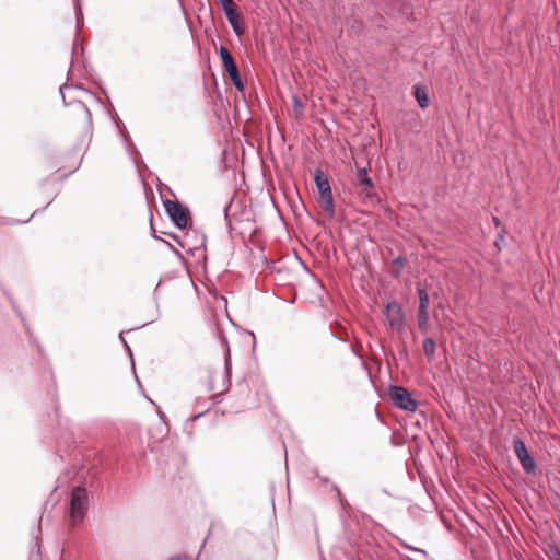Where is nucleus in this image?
<instances>
[{
  "label": "nucleus",
  "instance_id": "5701e85b",
  "mask_svg": "<svg viewBox=\"0 0 560 560\" xmlns=\"http://www.w3.org/2000/svg\"><path fill=\"white\" fill-rule=\"evenodd\" d=\"M75 2H77V18L79 19V14H81V8L79 5L78 0H75Z\"/></svg>",
  "mask_w": 560,
  "mask_h": 560
},
{
  "label": "nucleus",
  "instance_id": "f3484780",
  "mask_svg": "<svg viewBox=\"0 0 560 560\" xmlns=\"http://www.w3.org/2000/svg\"><path fill=\"white\" fill-rule=\"evenodd\" d=\"M219 2L224 12L235 8V3L233 0H219Z\"/></svg>",
  "mask_w": 560,
  "mask_h": 560
},
{
  "label": "nucleus",
  "instance_id": "ddd939ff",
  "mask_svg": "<svg viewBox=\"0 0 560 560\" xmlns=\"http://www.w3.org/2000/svg\"><path fill=\"white\" fill-rule=\"evenodd\" d=\"M419 308H429V294L424 288H418Z\"/></svg>",
  "mask_w": 560,
  "mask_h": 560
},
{
  "label": "nucleus",
  "instance_id": "423d86ee",
  "mask_svg": "<svg viewBox=\"0 0 560 560\" xmlns=\"http://www.w3.org/2000/svg\"><path fill=\"white\" fill-rule=\"evenodd\" d=\"M318 202L322 209L328 213L329 217H334L335 214V205L331 189L326 192H322L318 195Z\"/></svg>",
  "mask_w": 560,
  "mask_h": 560
},
{
  "label": "nucleus",
  "instance_id": "9b49d317",
  "mask_svg": "<svg viewBox=\"0 0 560 560\" xmlns=\"http://www.w3.org/2000/svg\"><path fill=\"white\" fill-rule=\"evenodd\" d=\"M418 327L421 331H427L429 327V308H419Z\"/></svg>",
  "mask_w": 560,
  "mask_h": 560
},
{
  "label": "nucleus",
  "instance_id": "aec40b11",
  "mask_svg": "<svg viewBox=\"0 0 560 560\" xmlns=\"http://www.w3.org/2000/svg\"><path fill=\"white\" fill-rule=\"evenodd\" d=\"M293 102H294V108H295V110L301 112V110H302V104H301V102H300L296 97H294Z\"/></svg>",
  "mask_w": 560,
  "mask_h": 560
},
{
  "label": "nucleus",
  "instance_id": "2eb2a0df",
  "mask_svg": "<svg viewBox=\"0 0 560 560\" xmlns=\"http://www.w3.org/2000/svg\"><path fill=\"white\" fill-rule=\"evenodd\" d=\"M234 86L238 90V91H243L244 90V84L243 82L241 81L240 79V75H238V70H235L234 73H229Z\"/></svg>",
  "mask_w": 560,
  "mask_h": 560
},
{
  "label": "nucleus",
  "instance_id": "f03ea898",
  "mask_svg": "<svg viewBox=\"0 0 560 560\" xmlns=\"http://www.w3.org/2000/svg\"><path fill=\"white\" fill-rule=\"evenodd\" d=\"M89 498L84 488L77 487L71 492L70 518L72 523H80L88 511Z\"/></svg>",
  "mask_w": 560,
  "mask_h": 560
},
{
  "label": "nucleus",
  "instance_id": "6e6552de",
  "mask_svg": "<svg viewBox=\"0 0 560 560\" xmlns=\"http://www.w3.org/2000/svg\"><path fill=\"white\" fill-rule=\"evenodd\" d=\"M357 177L359 183L364 186L363 192L365 194V196H371L373 184L368 175L366 168L363 167L358 170Z\"/></svg>",
  "mask_w": 560,
  "mask_h": 560
},
{
  "label": "nucleus",
  "instance_id": "412c9836",
  "mask_svg": "<svg viewBox=\"0 0 560 560\" xmlns=\"http://www.w3.org/2000/svg\"><path fill=\"white\" fill-rule=\"evenodd\" d=\"M504 241L503 236H500V240L495 242V245L498 248H500V245H502V242Z\"/></svg>",
  "mask_w": 560,
  "mask_h": 560
},
{
  "label": "nucleus",
  "instance_id": "9d476101",
  "mask_svg": "<svg viewBox=\"0 0 560 560\" xmlns=\"http://www.w3.org/2000/svg\"><path fill=\"white\" fill-rule=\"evenodd\" d=\"M415 97L421 108H427L429 106L430 101L424 88L416 86Z\"/></svg>",
  "mask_w": 560,
  "mask_h": 560
},
{
  "label": "nucleus",
  "instance_id": "f257e3e1",
  "mask_svg": "<svg viewBox=\"0 0 560 560\" xmlns=\"http://www.w3.org/2000/svg\"><path fill=\"white\" fill-rule=\"evenodd\" d=\"M386 326L394 332L402 334L406 328V315L397 302H388L383 311Z\"/></svg>",
  "mask_w": 560,
  "mask_h": 560
},
{
  "label": "nucleus",
  "instance_id": "39448f33",
  "mask_svg": "<svg viewBox=\"0 0 560 560\" xmlns=\"http://www.w3.org/2000/svg\"><path fill=\"white\" fill-rule=\"evenodd\" d=\"M514 452L526 472H534L536 468L535 459L529 454L525 443L521 439L514 440Z\"/></svg>",
  "mask_w": 560,
  "mask_h": 560
},
{
  "label": "nucleus",
  "instance_id": "4468645a",
  "mask_svg": "<svg viewBox=\"0 0 560 560\" xmlns=\"http://www.w3.org/2000/svg\"><path fill=\"white\" fill-rule=\"evenodd\" d=\"M224 14H225V18H226L229 24L231 25V27L241 23L240 15L236 12L235 8L224 12Z\"/></svg>",
  "mask_w": 560,
  "mask_h": 560
},
{
  "label": "nucleus",
  "instance_id": "6ab92c4d",
  "mask_svg": "<svg viewBox=\"0 0 560 560\" xmlns=\"http://www.w3.org/2000/svg\"><path fill=\"white\" fill-rule=\"evenodd\" d=\"M232 28H233L234 33H235L237 36H241V35L243 34V32H244V30H243V27H242L241 23H238V24H236V25L232 26Z\"/></svg>",
  "mask_w": 560,
  "mask_h": 560
},
{
  "label": "nucleus",
  "instance_id": "0eeeda50",
  "mask_svg": "<svg viewBox=\"0 0 560 560\" xmlns=\"http://www.w3.org/2000/svg\"><path fill=\"white\" fill-rule=\"evenodd\" d=\"M219 54H220V57H221V60H222L225 71L228 73H234V71L237 70V66H236L232 55L228 50V48L224 46H221L219 49Z\"/></svg>",
  "mask_w": 560,
  "mask_h": 560
},
{
  "label": "nucleus",
  "instance_id": "a211bd4d",
  "mask_svg": "<svg viewBox=\"0 0 560 560\" xmlns=\"http://www.w3.org/2000/svg\"><path fill=\"white\" fill-rule=\"evenodd\" d=\"M548 557L550 560H560V550L558 548H551Z\"/></svg>",
  "mask_w": 560,
  "mask_h": 560
},
{
  "label": "nucleus",
  "instance_id": "1a4fd4ad",
  "mask_svg": "<svg viewBox=\"0 0 560 560\" xmlns=\"http://www.w3.org/2000/svg\"><path fill=\"white\" fill-rule=\"evenodd\" d=\"M314 182L316 184L318 195L331 189L328 178L320 171L315 173Z\"/></svg>",
  "mask_w": 560,
  "mask_h": 560
},
{
  "label": "nucleus",
  "instance_id": "7ed1b4c3",
  "mask_svg": "<svg viewBox=\"0 0 560 560\" xmlns=\"http://www.w3.org/2000/svg\"><path fill=\"white\" fill-rule=\"evenodd\" d=\"M388 395L397 408L411 412L417 410L418 404L406 388L401 386H390Z\"/></svg>",
  "mask_w": 560,
  "mask_h": 560
},
{
  "label": "nucleus",
  "instance_id": "dca6fc26",
  "mask_svg": "<svg viewBox=\"0 0 560 560\" xmlns=\"http://www.w3.org/2000/svg\"><path fill=\"white\" fill-rule=\"evenodd\" d=\"M393 266L395 268V276H398L405 266V260L401 257H397L393 260Z\"/></svg>",
  "mask_w": 560,
  "mask_h": 560
},
{
  "label": "nucleus",
  "instance_id": "b1692460",
  "mask_svg": "<svg viewBox=\"0 0 560 560\" xmlns=\"http://www.w3.org/2000/svg\"><path fill=\"white\" fill-rule=\"evenodd\" d=\"M171 560H191V559H188L187 557H176V558L171 559Z\"/></svg>",
  "mask_w": 560,
  "mask_h": 560
},
{
  "label": "nucleus",
  "instance_id": "4be33fe9",
  "mask_svg": "<svg viewBox=\"0 0 560 560\" xmlns=\"http://www.w3.org/2000/svg\"><path fill=\"white\" fill-rule=\"evenodd\" d=\"M504 241L503 236H500V240L495 242V245L498 248H500V245H502V242Z\"/></svg>",
  "mask_w": 560,
  "mask_h": 560
},
{
  "label": "nucleus",
  "instance_id": "20e7f679",
  "mask_svg": "<svg viewBox=\"0 0 560 560\" xmlns=\"http://www.w3.org/2000/svg\"><path fill=\"white\" fill-rule=\"evenodd\" d=\"M164 208L172 222L179 229H185L189 222V212L187 208L177 201L165 200Z\"/></svg>",
  "mask_w": 560,
  "mask_h": 560
},
{
  "label": "nucleus",
  "instance_id": "f8f14e48",
  "mask_svg": "<svg viewBox=\"0 0 560 560\" xmlns=\"http://www.w3.org/2000/svg\"><path fill=\"white\" fill-rule=\"evenodd\" d=\"M435 341L432 338H427L423 341V351L428 358H432L435 353Z\"/></svg>",
  "mask_w": 560,
  "mask_h": 560
}]
</instances>
